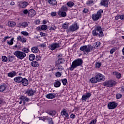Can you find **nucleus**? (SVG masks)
<instances>
[{
	"mask_svg": "<svg viewBox=\"0 0 124 124\" xmlns=\"http://www.w3.org/2000/svg\"><path fill=\"white\" fill-rule=\"evenodd\" d=\"M39 120L41 121H43V122H45L46 120H47V116H43L41 117H39Z\"/></svg>",
	"mask_w": 124,
	"mask_h": 124,
	"instance_id": "44",
	"label": "nucleus"
},
{
	"mask_svg": "<svg viewBox=\"0 0 124 124\" xmlns=\"http://www.w3.org/2000/svg\"><path fill=\"white\" fill-rule=\"evenodd\" d=\"M46 97L48 99H53L56 97V94L55 93H48L46 95Z\"/></svg>",
	"mask_w": 124,
	"mask_h": 124,
	"instance_id": "17",
	"label": "nucleus"
},
{
	"mask_svg": "<svg viewBox=\"0 0 124 124\" xmlns=\"http://www.w3.org/2000/svg\"><path fill=\"white\" fill-rule=\"evenodd\" d=\"M58 15L60 16V17H66V12L59 10L58 12Z\"/></svg>",
	"mask_w": 124,
	"mask_h": 124,
	"instance_id": "20",
	"label": "nucleus"
},
{
	"mask_svg": "<svg viewBox=\"0 0 124 124\" xmlns=\"http://www.w3.org/2000/svg\"><path fill=\"white\" fill-rule=\"evenodd\" d=\"M8 59H7V57H6V56H2V61L4 62H7Z\"/></svg>",
	"mask_w": 124,
	"mask_h": 124,
	"instance_id": "45",
	"label": "nucleus"
},
{
	"mask_svg": "<svg viewBox=\"0 0 124 124\" xmlns=\"http://www.w3.org/2000/svg\"><path fill=\"white\" fill-rule=\"evenodd\" d=\"M96 68H99V67H100V66H101V63H99V62H97L96 65Z\"/></svg>",
	"mask_w": 124,
	"mask_h": 124,
	"instance_id": "50",
	"label": "nucleus"
},
{
	"mask_svg": "<svg viewBox=\"0 0 124 124\" xmlns=\"http://www.w3.org/2000/svg\"><path fill=\"white\" fill-rule=\"evenodd\" d=\"M48 114V115H50V116H55L56 115L54 113H55V111H46V112Z\"/></svg>",
	"mask_w": 124,
	"mask_h": 124,
	"instance_id": "41",
	"label": "nucleus"
},
{
	"mask_svg": "<svg viewBox=\"0 0 124 124\" xmlns=\"http://www.w3.org/2000/svg\"><path fill=\"white\" fill-rule=\"evenodd\" d=\"M55 76L56 77H61L62 76V73H61V72H57L55 74Z\"/></svg>",
	"mask_w": 124,
	"mask_h": 124,
	"instance_id": "48",
	"label": "nucleus"
},
{
	"mask_svg": "<svg viewBox=\"0 0 124 124\" xmlns=\"http://www.w3.org/2000/svg\"><path fill=\"white\" fill-rule=\"evenodd\" d=\"M13 40H14V38H12L10 41H7V44L10 46L13 45Z\"/></svg>",
	"mask_w": 124,
	"mask_h": 124,
	"instance_id": "39",
	"label": "nucleus"
},
{
	"mask_svg": "<svg viewBox=\"0 0 124 124\" xmlns=\"http://www.w3.org/2000/svg\"><path fill=\"white\" fill-rule=\"evenodd\" d=\"M94 2V1L93 0H88L86 2V4L87 5H90L91 4H93Z\"/></svg>",
	"mask_w": 124,
	"mask_h": 124,
	"instance_id": "37",
	"label": "nucleus"
},
{
	"mask_svg": "<svg viewBox=\"0 0 124 124\" xmlns=\"http://www.w3.org/2000/svg\"><path fill=\"white\" fill-rule=\"evenodd\" d=\"M6 89V85H3L0 86V92L2 93L4 92V91H5V89Z\"/></svg>",
	"mask_w": 124,
	"mask_h": 124,
	"instance_id": "29",
	"label": "nucleus"
},
{
	"mask_svg": "<svg viewBox=\"0 0 124 124\" xmlns=\"http://www.w3.org/2000/svg\"><path fill=\"white\" fill-rule=\"evenodd\" d=\"M98 82H102L104 79V76L101 74H98L95 76Z\"/></svg>",
	"mask_w": 124,
	"mask_h": 124,
	"instance_id": "8",
	"label": "nucleus"
},
{
	"mask_svg": "<svg viewBox=\"0 0 124 124\" xmlns=\"http://www.w3.org/2000/svg\"><path fill=\"white\" fill-rule=\"evenodd\" d=\"M22 80L23 78L21 77H17L14 79V80L16 83H21Z\"/></svg>",
	"mask_w": 124,
	"mask_h": 124,
	"instance_id": "19",
	"label": "nucleus"
},
{
	"mask_svg": "<svg viewBox=\"0 0 124 124\" xmlns=\"http://www.w3.org/2000/svg\"><path fill=\"white\" fill-rule=\"evenodd\" d=\"M65 62V60L63 58H59L57 60V63L56 64H61Z\"/></svg>",
	"mask_w": 124,
	"mask_h": 124,
	"instance_id": "27",
	"label": "nucleus"
},
{
	"mask_svg": "<svg viewBox=\"0 0 124 124\" xmlns=\"http://www.w3.org/2000/svg\"><path fill=\"white\" fill-rule=\"evenodd\" d=\"M46 120L47 121L48 124H54V121H53V118L46 116Z\"/></svg>",
	"mask_w": 124,
	"mask_h": 124,
	"instance_id": "26",
	"label": "nucleus"
},
{
	"mask_svg": "<svg viewBox=\"0 0 124 124\" xmlns=\"http://www.w3.org/2000/svg\"><path fill=\"white\" fill-rule=\"evenodd\" d=\"M91 93H86L85 94L82 95L81 100L82 101H86L87 99H89L91 97Z\"/></svg>",
	"mask_w": 124,
	"mask_h": 124,
	"instance_id": "9",
	"label": "nucleus"
},
{
	"mask_svg": "<svg viewBox=\"0 0 124 124\" xmlns=\"http://www.w3.org/2000/svg\"><path fill=\"white\" fill-rule=\"evenodd\" d=\"M56 66H57L56 69L59 70V71H62V70H63V67H62L60 64H56Z\"/></svg>",
	"mask_w": 124,
	"mask_h": 124,
	"instance_id": "28",
	"label": "nucleus"
},
{
	"mask_svg": "<svg viewBox=\"0 0 124 124\" xmlns=\"http://www.w3.org/2000/svg\"><path fill=\"white\" fill-rule=\"evenodd\" d=\"M22 28H27V27H28V22H22Z\"/></svg>",
	"mask_w": 124,
	"mask_h": 124,
	"instance_id": "42",
	"label": "nucleus"
},
{
	"mask_svg": "<svg viewBox=\"0 0 124 124\" xmlns=\"http://www.w3.org/2000/svg\"><path fill=\"white\" fill-rule=\"evenodd\" d=\"M79 29L78 26H77V24H75L72 25L70 26L69 30L70 31H77Z\"/></svg>",
	"mask_w": 124,
	"mask_h": 124,
	"instance_id": "12",
	"label": "nucleus"
},
{
	"mask_svg": "<svg viewBox=\"0 0 124 124\" xmlns=\"http://www.w3.org/2000/svg\"><path fill=\"white\" fill-rule=\"evenodd\" d=\"M35 93H36V91L31 89H28L26 92V93L28 96H32L33 95H34Z\"/></svg>",
	"mask_w": 124,
	"mask_h": 124,
	"instance_id": "6",
	"label": "nucleus"
},
{
	"mask_svg": "<svg viewBox=\"0 0 124 124\" xmlns=\"http://www.w3.org/2000/svg\"><path fill=\"white\" fill-rule=\"evenodd\" d=\"M48 2L50 4H52V5H56L57 4V1L56 0H48Z\"/></svg>",
	"mask_w": 124,
	"mask_h": 124,
	"instance_id": "33",
	"label": "nucleus"
},
{
	"mask_svg": "<svg viewBox=\"0 0 124 124\" xmlns=\"http://www.w3.org/2000/svg\"><path fill=\"white\" fill-rule=\"evenodd\" d=\"M60 10H61V11H62V12H64V11H67L68 9H67V7H66V6H62L61 8V9H60Z\"/></svg>",
	"mask_w": 124,
	"mask_h": 124,
	"instance_id": "35",
	"label": "nucleus"
},
{
	"mask_svg": "<svg viewBox=\"0 0 124 124\" xmlns=\"http://www.w3.org/2000/svg\"><path fill=\"white\" fill-rule=\"evenodd\" d=\"M57 27L55 26V25H51L49 28V31H54V30H56Z\"/></svg>",
	"mask_w": 124,
	"mask_h": 124,
	"instance_id": "47",
	"label": "nucleus"
},
{
	"mask_svg": "<svg viewBox=\"0 0 124 124\" xmlns=\"http://www.w3.org/2000/svg\"><path fill=\"white\" fill-rule=\"evenodd\" d=\"M100 4L105 7H108V0H102Z\"/></svg>",
	"mask_w": 124,
	"mask_h": 124,
	"instance_id": "15",
	"label": "nucleus"
},
{
	"mask_svg": "<svg viewBox=\"0 0 124 124\" xmlns=\"http://www.w3.org/2000/svg\"><path fill=\"white\" fill-rule=\"evenodd\" d=\"M62 28H63V29H68V25H67V24L64 23L62 25Z\"/></svg>",
	"mask_w": 124,
	"mask_h": 124,
	"instance_id": "51",
	"label": "nucleus"
},
{
	"mask_svg": "<svg viewBox=\"0 0 124 124\" xmlns=\"http://www.w3.org/2000/svg\"><path fill=\"white\" fill-rule=\"evenodd\" d=\"M71 119H72L73 120V119L75 118V117H76V116L75 115V114L72 113L70 116Z\"/></svg>",
	"mask_w": 124,
	"mask_h": 124,
	"instance_id": "56",
	"label": "nucleus"
},
{
	"mask_svg": "<svg viewBox=\"0 0 124 124\" xmlns=\"http://www.w3.org/2000/svg\"><path fill=\"white\" fill-rule=\"evenodd\" d=\"M9 62H12L13 61V60H14V57H13V56H9Z\"/></svg>",
	"mask_w": 124,
	"mask_h": 124,
	"instance_id": "54",
	"label": "nucleus"
},
{
	"mask_svg": "<svg viewBox=\"0 0 124 124\" xmlns=\"http://www.w3.org/2000/svg\"><path fill=\"white\" fill-rule=\"evenodd\" d=\"M31 65L32 67H38V66H39V63L36 61H33L31 62Z\"/></svg>",
	"mask_w": 124,
	"mask_h": 124,
	"instance_id": "22",
	"label": "nucleus"
},
{
	"mask_svg": "<svg viewBox=\"0 0 124 124\" xmlns=\"http://www.w3.org/2000/svg\"><path fill=\"white\" fill-rule=\"evenodd\" d=\"M36 15V12L33 9H30L29 11L28 16L29 17H31L32 18V17L35 16Z\"/></svg>",
	"mask_w": 124,
	"mask_h": 124,
	"instance_id": "11",
	"label": "nucleus"
},
{
	"mask_svg": "<svg viewBox=\"0 0 124 124\" xmlns=\"http://www.w3.org/2000/svg\"><path fill=\"white\" fill-rule=\"evenodd\" d=\"M53 84L55 88H59L61 87V83L60 80H56Z\"/></svg>",
	"mask_w": 124,
	"mask_h": 124,
	"instance_id": "23",
	"label": "nucleus"
},
{
	"mask_svg": "<svg viewBox=\"0 0 124 124\" xmlns=\"http://www.w3.org/2000/svg\"><path fill=\"white\" fill-rule=\"evenodd\" d=\"M90 81L92 84H95L98 82V80H97V79L96 78V77H93L90 79Z\"/></svg>",
	"mask_w": 124,
	"mask_h": 124,
	"instance_id": "25",
	"label": "nucleus"
},
{
	"mask_svg": "<svg viewBox=\"0 0 124 124\" xmlns=\"http://www.w3.org/2000/svg\"><path fill=\"white\" fill-rule=\"evenodd\" d=\"M120 20H124V15L120 16Z\"/></svg>",
	"mask_w": 124,
	"mask_h": 124,
	"instance_id": "64",
	"label": "nucleus"
},
{
	"mask_svg": "<svg viewBox=\"0 0 124 124\" xmlns=\"http://www.w3.org/2000/svg\"><path fill=\"white\" fill-rule=\"evenodd\" d=\"M29 59L30 61L32 62V61H34V60L35 59V55L34 54H30L29 55Z\"/></svg>",
	"mask_w": 124,
	"mask_h": 124,
	"instance_id": "30",
	"label": "nucleus"
},
{
	"mask_svg": "<svg viewBox=\"0 0 124 124\" xmlns=\"http://www.w3.org/2000/svg\"><path fill=\"white\" fill-rule=\"evenodd\" d=\"M66 4L69 7H72V6L74 5V3H73L72 1H69Z\"/></svg>",
	"mask_w": 124,
	"mask_h": 124,
	"instance_id": "36",
	"label": "nucleus"
},
{
	"mask_svg": "<svg viewBox=\"0 0 124 124\" xmlns=\"http://www.w3.org/2000/svg\"><path fill=\"white\" fill-rule=\"evenodd\" d=\"M24 14H29V11L28 9H25L23 11Z\"/></svg>",
	"mask_w": 124,
	"mask_h": 124,
	"instance_id": "62",
	"label": "nucleus"
},
{
	"mask_svg": "<svg viewBox=\"0 0 124 124\" xmlns=\"http://www.w3.org/2000/svg\"><path fill=\"white\" fill-rule=\"evenodd\" d=\"M79 49L80 51L83 52L84 55H86V54H89V53L93 50V46L90 45L88 46H81Z\"/></svg>",
	"mask_w": 124,
	"mask_h": 124,
	"instance_id": "3",
	"label": "nucleus"
},
{
	"mask_svg": "<svg viewBox=\"0 0 124 124\" xmlns=\"http://www.w3.org/2000/svg\"><path fill=\"white\" fill-rule=\"evenodd\" d=\"M104 85H105L106 87H109V81L104 82Z\"/></svg>",
	"mask_w": 124,
	"mask_h": 124,
	"instance_id": "61",
	"label": "nucleus"
},
{
	"mask_svg": "<svg viewBox=\"0 0 124 124\" xmlns=\"http://www.w3.org/2000/svg\"><path fill=\"white\" fill-rule=\"evenodd\" d=\"M9 38H11V36L10 37H9V36H5V37H4L3 39L4 42H5V41H6V40L7 39H9Z\"/></svg>",
	"mask_w": 124,
	"mask_h": 124,
	"instance_id": "53",
	"label": "nucleus"
},
{
	"mask_svg": "<svg viewBox=\"0 0 124 124\" xmlns=\"http://www.w3.org/2000/svg\"><path fill=\"white\" fill-rule=\"evenodd\" d=\"M32 53H37L38 52V47L36 46H33L31 49Z\"/></svg>",
	"mask_w": 124,
	"mask_h": 124,
	"instance_id": "31",
	"label": "nucleus"
},
{
	"mask_svg": "<svg viewBox=\"0 0 124 124\" xmlns=\"http://www.w3.org/2000/svg\"><path fill=\"white\" fill-rule=\"evenodd\" d=\"M8 26L10 28H14V27L16 26V22L14 21H9L8 22Z\"/></svg>",
	"mask_w": 124,
	"mask_h": 124,
	"instance_id": "24",
	"label": "nucleus"
},
{
	"mask_svg": "<svg viewBox=\"0 0 124 124\" xmlns=\"http://www.w3.org/2000/svg\"><path fill=\"white\" fill-rule=\"evenodd\" d=\"M103 13V10H99L96 14L92 15V19L93 21H97L101 18V15Z\"/></svg>",
	"mask_w": 124,
	"mask_h": 124,
	"instance_id": "4",
	"label": "nucleus"
},
{
	"mask_svg": "<svg viewBox=\"0 0 124 124\" xmlns=\"http://www.w3.org/2000/svg\"><path fill=\"white\" fill-rule=\"evenodd\" d=\"M20 41L22 43H25L27 42V40H26V38H25L24 37H22V39H21Z\"/></svg>",
	"mask_w": 124,
	"mask_h": 124,
	"instance_id": "52",
	"label": "nucleus"
},
{
	"mask_svg": "<svg viewBox=\"0 0 124 124\" xmlns=\"http://www.w3.org/2000/svg\"><path fill=\"white\" fill-rule=\"evenodd\" d=\"M23 37L21 36H18L17 37V41H21V40H22V38Z\"/></svg>",
	"mask_w": 124,
	"mask_h": 124,
	"instance_id": "59",
	"label": "nucleus"
},
{
	"mask_svg": "<svg viewBox=\"0 0 124 124\" xmlns=\"http://www.w3.org/2000/svg\"><path fill=\"white\" fill-rule=\"evenodd\" d=\"M20 99H21L22 101H23V104L24 105L26 104V102H29V101H30V98L25 96H21Z\"/></svg>",
	"mask_w": 124,
	"mask_h": 124,
	"instance_id": "13",
	"label": "nucleus"
},
{
	"mask_svg": "<svg viewBox=\"0 0 124 124\" xmlns=\"http://www.w3.org/2000/svg\"><path fill=\"white\" fill-rule=\"evenodd\" d=\"M22 51H23V53H29L30 52V49L26 47H24L22 48Z\"/></svg>",
	"mask_w": 124,
	"mask_h": 124,
	"instance_id": "40",
	"label": "nucleus"
},
{
	"mask_svg": "<svg viewBox=\"0 0 124 124\" xmlns=\"http://www.w3.org/2000/svg\"><path fill=\"white\" fill-rule=\"evenodd\" d=\"M47 29H48V27L47 26V25H43L41 26V29L42 31H46V30H47Z\"/></svg>",
	"mask_w": 124,
	"mask_h": 124,
	"instance_id": "38",
	"label": "nucleus"
},
{
	"mask_svg": "<svg viewBox=\"0 0 124 124\" xmlns=\"http://www.w3.org/2000/svg\"><path fill=\"white\" fill-rule=\"evenodd\" d=\"M100 44H101V43H100L99 42H96L95 47H96V48H97V47H98V46H100Z\"/></svg>",
	"mask_w": 124,
	"mask_h": 124,
	"instance_id": "57",
	"label": "nucleus"
},
{
	"mask_svg": "<svg viewBox=\"0 0 124 124\" xmlns=\"http://www.w3.org/2000/svg\"><path fill=\"white\" fill-rule=\"evenodd\" d=\"M117 85V82L114 80H110L109 81V87H115Z\"/></svg>",
	"mask_w": 124,
	"mask_h": 124,
	"instance_id": "16",
	"label": "nucleus"
},
{
	"mask_svg": "<svg viewBox=\"0 0 124 124\" xmlns=\"http://www.w3.org/2000/svg\"><path fill=\"white\" fill-rule=\"evenodd\" d=\"M62 83L63 86H65L67 83V79H66V78L62 79Z\"/></svg>",
	"mask_w": 124,
	"mask_h": 124,
	"instance_id": "43",
	"label": "nucleus"
},
{
	"mask_svg": "<svg viewBox=\"0 0 124 124\" xmlns=\"http://www.w3.org/2000/svg\"><path fill=\"white\" fill-rule=\"evenodd\" d=\"M56 15H57V13L56 12H52L51 13V16H52L53 17H54V16H56Z\"/></svg>",
	"mask_w": 124,
	"mask_h": 124,
	"instance_id": "63",
	"label": "nucleus"
},
{
	"mask_svg": "<svg viewBox=\"0 0 124 124\" xmlns=\"http://www.w3.org/2000/svg\"><path fill=\"white\" fill-rule=\"evenodd\" d=\"M118 106V104L115 102H109V109H115Z\"/></svg>",
	"mask_w": 124,
	"mask_h": 124,
	"instance_id": "14",
	"label": "nucleus"
},
{
	"mask_svg": "<svg viewBox=\"0 0 124 124\" xmlns=\"http://www.w3.org/2000/svg\"><path fill=\"white\" fill-rule=\"evenodd\" d=\"M16 75V73L15 72H10L8 74V76L9 77H14Z\"/></svg>",
	"mask_w": 124,
	"mask_h": 124,
	"instance_id": "34",
	"label": "nucleus"
},
{
	"mask_svg": "<svg viewBox=\"0 0 124 124\" xmlns=\"http://www.w3.org/2000/svg\"><path fill=\"white\" fill-rule=\"evenodd\" d=\"M114 52H116V48H113L111 49L110 51V54H113Z\"/></svg>",
	"mask_w": 124,
	"mask_h": 124,
	"instance_id": "55",
	"label": "nucleus"
},
{
	"mask_svg": "<svg viewBox=\"0 0 124 124\" xmlns=\"http://www.w3.org/2000/svg\"><path fill=\"white\" fill-rule=\"evenodd\" d=\"M61 114L62 116H64V120H68L69 119V115L68 114V113L66 110H65V109H63L62 111H61Z\"/></svg>",
	"mask_w": 124,
	"mask_h": 124,
	"instance_id": "7",
	"label": "nucleus"
},
{
	"mask_svg": "<svg viewBox=\"0 0 124 124\" xmlns=\"http://www.w3.org/2000/svg\"><path fill=\"white\" fill-rule=\"evenodd\" d=\"M92 34L93 36H97L98 35L100 37L104 36L103 32L102 31V28L100 26L96 27L94 30L92 31Z\"/></svg>",
	"mask_w": 124,
	"mask_h": 124,
	"instance_id": "2",
	"label": "nucleus"
},
{
	"mask_svg": "<svg viewBox=\"0 0 124 124\" xmlns=\"http://www.w3.org/2000/svg\"><path fill=\"white\" fill-rule=\"evenodd\" d=\"M122 98V94L121 93H118L116 94V98L117 99H120V98Z\"/></svg>",
	"mask_w": 124,
	"mask_h": 124,
	"instance_id": "49",
	"label": "nucleus"
},
{
	"mask_svg": "<svg viewBox=\"0 0 124 124\" xmlns=\"http://www.w3.org/2000/svg\"><path fill=\"white\" fill-rule=\"evenodd\" d=\"M60 44L57 43H54L52 44L50 46V49H51L52 51H54L55 49H57V48H60Z\"/></svg>",
	"mask_w": 124,
	"mask_h": 124,
	"instance_id": "10",
	"label": "nucleus"
},
{
	"mask_svg": "<svg viewBox=\"0 0 124 124\" xmlns=\"http://www.w3.org/2000/svg\"><path fill=\"white\" fill-rule=\"evenodd\" d=\"M96 123V119H94L92 120V121L90 122L89 124H95Z\"/></svg>",
	"mask_w": 124,
	"mask_h": 124,
	"instance_id": "58",
	"label": "nucleus"
},
{
	"mask_svg": "<svg viewBox=\"0 0 124 124\" xmlns=\"http://www.w3.org/2000/svg\"><path fill=\"white\" fill-rule=\"evenodd\" d=\"M83 64V60L81 59H78L74 61L70 67V70L72 71L74 70V68H76L78 66H81Z\"/></svg>",
	"mask_w": 124,
	"mask_h": 124,
	"instance_id": "1",
	"label": "nucleus"
},
{
	"mask_svg": "<svg viewBox=\"0 0 124 124\" xmlns=\"http://www.w3.org/2000/svg\"><path fill=\"white\" fill-rule=\"evenodd\" d=\"M21 83L23 86H28V85H29V80L26 78H23Z\"/></svg>",
	"mask_w": 124,
	"mask_h": 124,
	"instance_id": "18",
	"label": "nucleus"
},
{
	"mask_svg": "<svg viewBox=\"0 0 124 124\" xmlns=\"http://www.w3.org/2000/svg\"><path fill=\"white\" fill-rule=\"evenodd\" d=\"M83 13H88L89 12V10L87 8H84V10L82 11Z\"/></svg>",
	"mask_w": 124,
	"mask_h": 124,
	"instance_id": "60",
	"label": "nucleus"
},
{
	"mask_svg": "<svg viewBox=\"0 0 124 124\" xmlns=\"http://www.w3.org/2000/svg\"><path fill=\"white\" fill-rule=\"evenodd\" d=\"M111 74H112V75H115L117 79H120L121 77H122V75L121 73L117 72H113L111 73Z\"/></svg>",
	"mask_w": 124,
	"mask_h": 124,
	"instance_id": "21",
	"label": "nucleus"
},
{
	"mask_svg": "<svg viewBox=\"0 0 124 124\" xmlns=\"http://www.w3.org/2000/svg\"><path fill=\"white\" fill-rule=\"evenodd\" d=\"M14 55L16 56L17 59L19 60H23V59H25L27 54H26L24 52L20 51H16L14 53Z\"/></svg>",
	"mask_w": 124,
	"mask_h": 124,
	"instance_id": "5",
	"label": "nucleus"
},
{
	"mask_svg": "<svg viewBox=\"0 0 124 124\" xmlns=\"http://www.w3.org/2000/svg\"><path fill=\"white\" fill-rule=\"evenodd\" d=\"M28 6V2H23L20 5V7L21 8H25Z\"/></svg>",
	"mask_w": 124,
	"mask_h": 124,
	"instance_id": "32",
	"label": "nucleus"
},
{
	"mask_svg": "<svg viewBox=\"0 0 124 124\" xmlns=\"http://www.w3.org/2000/svg\"><path fill=\"white\" fill-rule=\"evenodd\" d=\"M21 34H23V35H24L25 36H29V33L26 31H22L21 32Z\"/></svg>",
	"mask_w": 124,
	"mask_h": 124,
	"instance_id": "46",
	"label": "nucleus"
}]
</instances>
